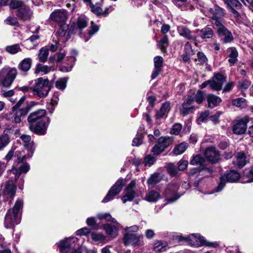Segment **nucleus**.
<instances>
[{"label":"nucleus","mask_w":253,"mask_h":253,"mask_svg":"<svg viewBox=\"0 0 253 253\" xmlns=\"http://www.w3.org/2000/svg\"><path fill=\"white\" fill-rule=\"evenodd\" d=\"M45 115L46 111L44 109L31 113L27 119L29 129L37 134H45L50 122L49 118Z\"/></svg>","instance_id":"1"},{"label":"nucleus","mask_w":253,"mask_h":253,"mask_svg":"<svg viewBox=\"0 0 253 253\" xmlns=\"http://www.w3.org/2000/svg\"><path fill=\"white\" fill-rule=\"evenodd\" d=\"M22 200L18 199L12 209L8 210L4 218V226L6 228H13L19 224L21 220V211L23 207Z\"/></svg>","instance_id":"2"},{"label":"nucleus","mask_w":253,"mask_h":253,"mask_svg":"<svg viewBox=\"0 0 253 253\" xmlns=\"http://www.w3.org/2000/svg\"><path fill=\"white\" fill-rule=\"evenodd\" d=\"M51 88L48 80L42 78H39L35 80V85L31 87L34 94L40 98L45 97Z\"/></svg>","instance_id":"3"},{"label":"nucleus","mask_w":253,"mask_h":253,"mask_svg":"<svg viewBox=\"0 0 253 253\" xmlns=\"http://www.w3.org/2000/svg\"><path fill=\"white\" fill-rule=\"evenodd\" d=\"M240 178V174L236 170H233L226 172V174L220 177L218 186L210 194L221 191L224 187L227 182H235L239 180Z\"/></svg>","instance_id":"4"},{"label":"nucleus","mask_w":253,"mask_h":253,"mask_svg":"<svg viewBox=\"0 0 253 253\" xmlns=\"http://www.w3.org/2000/svg\"><path fill=\"white\" fill-rule=\"evenodd\" d=\"M17 74L16 69L12 68L8 72L5 69H2L0 71V84L3 86H9Z\"/></svg>","instance_id":"5"},{"label":"nucleus","mask_w":253,"mask_h":253,"mask_svg":"<svg viewBox=\"0 0 253 253\" xmlns=\"http://www.w3.org/2000/svg\"><path fill=\"white\" fill-rule=\"evenodd\" d=\"M179 186V184L176 181H172L168 185L164 193L168 201L167 203L175 202L180 197V196L177 194Z\"/></svg>","instance_id":"6"},{"label":"nucleus","mask_w":253,"mask_h":253,"mask_svg":"<svg viewBox=\"0 0 253 253\" xmlns=\"http://www.w3.org/2000/svg\"><path fill=\"white\" fill-rule=\"evenodd\" d=\"M125 183V179L122 178L118 179L115 184L110 189L107 195L102 200V202L107 203L113 199L116 195L120 193Z\"/></svg>","instance_id":"7"},{"label":"nucleus","mask_w":253,"mask_h":253,"mask_svg":"<svg viewBox=\"0 0 253 253\" xmlns=\"http://www.w3.org/2000/svg\"><path fill=\"white\" fill-rule=\"evenodd\" d=\"M173 137L169 136L160 137L157 143L153 147L152 152L154 155H158L163 152L173 142Z\"/></svg>","instance_id":"8"},{"label":"nucleus","mask_w":253,"mask_h":253,"mask_svg":"<svg viewBox=\"0 0 253 253\" xmlns=\"http://www.w3.org/2000/svg\"><path fill=\"white\" fill-rule=\"evenodd\" d=\"M226 5V7L231 15L235 18H238L240 13L238 10L241 9L243 5L239 0H222Z\"/></svg>","instance_id":"9"},{"label":"nucleus","mask_w":253,"mask_h":253,"mask_svg":"<svg viewBox=\"0 0 253 253\" xmlns=\"http://www.w3.org/2000/svg\"><path fill=\"white\" fill-rule=\"evenodd\" d=\"M209 11L211 14V19L215 26L217 22L221 23L223 22L222 18L226 14V10L223 8L215 4L212 7L209 8Z\"/></svg>","instance_id":"10"},{"label":"nucleus","mask_w":253,"mask_h":253,"mask_svg":"<svg viewBox=\"0 0 253 253\" xmlns=\"http://www.w3.org/2000/svg\"><path fill=\"white\" fill-rule=\"evenodd\" d=\"M178 242L184 241L185 243L194 247H199L203 246H208L215 247L218 245L216 242L208 243L206 242L204 238H177Z\"/></svg>","instance_id":"11"},{"label":"nucleus","mask_w":253,"mask_h":253,"mask_svg":"<svg viewBox=\"0 0 253 253\" xmlns=\"http://www.w3.org/2000/svg\"><path fill=\"white\" fill-rule=\"evenodd\" d=\"M217 33L223 43H228L233 40L231 33L221 23H216Z\"/></svg>","instance_id":"12"},{"label":"nucleus","mask_w":253,"mask_h":253,"mask_svg":"<svg viewBox=\"0 0 253 253\" xmlns=\"http://www.w3.org/2000/svg\"><path fill=\"white\" fill-rule=\"evenodd\" d=\"M249 121L250 118L248 116L244 117L239 120L233 126V132L237 134H243L247 130V124Z\"/></svg>","instance_id":"13"},{"label":"nucleus","mask_w":253,"mask_h":253,"mask_svg":"<svg viewBox=\"0 0 253 253\" xmlns=\"http://www.w3.org/2000/svg\"><path fill=\"white\" fill-rule=\"evenodd\" d=\"M135 182L132 180L127 186L124 192V195L121 199L124 203L127 201H131L133 200L135 195Z\"/></svg>","instance_id":"14"},{"label":"nucleus","mask_w":253,"mask_h":253,"mask_svg":"<svg viewBox=\"0 0 253 253\" xmlns=\"http://www.w3.org/2000/svg\"><path fill=\"white\" fill-rule=\"evenodd\" d=\"M28 110L26 109L12 110L11 112L6 115V119L12 122L18 124L21 122V117L25 116Z\"/></svg>","instance_id":"15"},{"label":"nucleus","mask_w":253,"mask_h":253,"mask_svg":"<svg viewBox=\"0 0 253 253\" xmlns=\"http://www.w3.org/2000/svg\"><path fill=\"white\" fill-rule=\"evenodd\" d=\"M69 29L68 25L66 24H62L60 26L56 33V37L57 38V42L65 43L70 38L69 33H72L69 31L67 33Z\"/></svg>","instance_id":"16"},{"label":"nucleus","mask_w":253,"mask_h":253,"mask_svg":"<svg viewBox=\"0 0 253 253\" xmlns=\"http://www.w3.org/2000/svg\"><path fill=\"white\" fill-rule=\"evenodd\" d=\"M204 156L207 160L211 163H217L220 159L219 152L214 147H209L204 151Z\"/></svg>","instance_id":"17"},{"label":"nucleus","mask_w":253,"mask_h":253,"mask_svg":"<svg viewBox=\"0 0 253 253\" xmlns=\"http://www.w3.org/2000/svg\"><path fill=\"white\" fill-rule=\"evenodd\" d=\"M20 137L24 143L25 148L29 152L28 157H31L35 150V145L34 141L31 140V136L22 134Z\"/></svg>","instance_id":"18"},{"label":"nucleus","mask_w":253,"mask_h":253,"mask_svg":"<svg viewBox=\"0 0 253 253\" xmlns=\"http://www.w3.org/2000/svg\"><path fill=\"white\" fill-rule=\"evenodd\" d=\"M87 23L88 21L86 17L81 16L78 18L77 22L71 26L70 31H71L72 33L79 32V33L81 34V30L86 27Z\"/></svg>","instance_id":"19"},{"label":"nucleus","mask_w":253,"mask_h":253,"mask_svg":"<svg viewBox=\"0 0 253 253\" xmlns=\"http://www.w3.org/2000/svg\"><path fill=\"white\" fill-rule=\"evenodd\" d=\"M78 240V238H65L61 240L58 243V248L61 253H67L70 251L71 242H75Z\"/></svg>","instance_id":"20"},{"label":"nucleus","mask_w":253,"mask_h":253,"mask_svg":"<svg viewBox=\"0 0 253 253\" xmlns=\"http://www.w3.org/2000/svg\"><path fill=\"white\" fill-rule=\"evenodd\" d=\"M211 81V87L215 90L221 89L222 86L225 82V78L220 74H216Z\"/></svg>","instance_id":"21"},{"label":"nucleus","mask_w":253,"mask_h":253,"mask_svg":"<svg viewBox=\"0 0 253 253\" xmlns=\"http://www.w3.org/2000/svg\"><path fill=\"white\" fill-rule=\"evenodd\" d=\"M194 102L192 94L188 95L187 98L184 101L182 104V107L180 109L181 113L184 115H188L190 112L192 111L194 106H190Z\"/></svg>","instance_id":"22"},{"label":"nucleus","mask_w":253,"mask_h":253,"mask_svg":"<svg viewBox=\"0 0 253 253\" xmlns=\"http://www.w3.org/2000/svg\"><path fill=\"white\" fill-rule=\"evenodd\" d=\"M32 15L33 11L26 5L17 10V16L24 21L30 20Z\"/></svg>","instance_id":"23"},{"label":"nucleus","mask_w":253,"mask_h":253,"mask_svg":"<svg viewBox=\"0 0 253 253\" xmlns=\"http://www.w3.org/2000/svg\"><path fill=\"white\" fill-rule=\"evenodd\" d=\"M50 18L56 22H64L67 18V12L63 9L55 10L50 14Z\"/></svg>","instance_id":"24"},{"label":"nucleus","mask_w":253,"mask_h":253,"mask_svg":"<svg viewBox=\"0 0 253 253\" xmlns=\"http://www.w3.org/2000/svg\"><path fill=\"white\" fill-rule=\"evenodd\" d=\"M29 165L28 164L25 163L21 166L18 169L12 168L10 170H9V172L10 175L11 174L14 175V178L15 180H17L22 173H26L29 171Z\"/></svg>","instance_id":"25"},{"label":"nucleus","mask_w":253,"mask_h":253,"mask_svg":"<svg viewBox=\"0 0 253 253\" xmlns=\"http://www.w3.org/2000/svg\"><path fill=\"white\" fill-rule=\"evenodd\" d=\"M16 189V187L14 185L13 181L9 180L5 184L4 194L12 199L15 196Z\"/></svg>","instance_id":"26"},{"label":"nucleus","mask_w":253,"mask_h":253,"mask_svg":"<svg viewBox=\"0 0 253 253\" xmlns=\"http://www.w3.org/2000/svg\"><path fill=\"white\" fill-rule=\"evenodd\" d=\"M177 31L181 36L188 40H195V37L192 35L191 31L185 26H178Z\"/></svg>","instance_id":"27"},{"label":"nucleus","mask_w":253,"mask_h":253,"mask_svg":"<svg viewBox=\"0 0 253 253\" xmlns=\"http://www.w3.org/2000/svg\"><path fill=\"white\" fill-rule=\"evenodd\" d=\"M170 110V103L168 101L164 103L159 111H157L156 117L161 119L165 117Z\"/></svg>","instance_id":"28"},{"label":"nucleus","mask_w":253,"mask_h":253,"mask_svg":"<svg viewBox=\"0 0 253 253\" xmlns=\"http://www.w3.org/2000/svg\"><path fill=\"white\" fill-rule=\"evenodd\" d=\"M32 62V60L30 58H24L18 64V69L24 72L28 71L31 67Z\"/></svg>","instance_id":"29"},{"label":"nucleus","mask_w":253,"mask_h":253,"mask_svg":"<svg viewBox=\"0 0 253 253\" xmlns=\"http://www.w3.org/2000/svg\"><path fill=\"white\" fill-rule=\"evenodd\" d=\"M227 52L229 53L228 62L232 66L237 61L238 51L235 47H232L227 49Z\"/></svg>","instance_id":"30"},{"label":"nucleus","mask_w":253,"mask_h":253,"mask_svg":"<svg viewBox=\"0 0 253 253\" xmlns=\"http://www.w3.org/2000/svg\"><path fill=\"white\" fill-rule=\"evenodd\" d=\"M207 101L208 106L210 108H214L217 106L221 101L220 97L212 94H210L207 96Z\"/></svg>","instance_id":"31"},{"label":"nucleus","mask_w":253,"mask_h":253,"mask_svg":"<svg viewBox=\"0 0 253 253\" xmlns=\"http://www.w3.org/2000/svg\"><path fill=\"white\" fill-rule=\"evenodd\" d=\"M9 130H5L0 136V150L5 147L10 142Z\"/></svg>","instance_id":"32"},{"label":"nucleus","mask_w":253,"mask_h":253,"mask_svg":"<svg viewBox=\"0 0 253 253\" xmlns=\"http://www.w3.org/2000/svg\"><path fill=\"white\" fill-rule=\"evenodd\" d=\"M138 230V227L135 225L129 227H126L124 229V237H135L137 235V232Z\"/></svg>","instance_id":"33"},{"label":"nucleus","mask_w":253,"mask_h":253,"mask_svg":"<svg viewBox=\"0 0 253 253\" xmlns=\"http://www.w3.org/2000/svg\"><path fill=\"white\" fill-rule=\"evenodd\" d=\"M252 182H253V167L249 170L246 169L241 179V182L243 183Z\"/></svg>","instance_id":"34"},{"label":"nucleus","mask_w":253,"mask_h":253,"mask_svg":"<svg viewBox=\"0 0 253 253\" xmlns=\"http://www.w3.org/2000/svg\"><path fill=\"white\" fill-rule=\"evenodd\" d=\"M103 229L108 235L114 236H117L118 230L114 225L110 224H105L103 225Z\"/></svg>","instance_id":"35"},{"label":"nucleus","mask_w":253,"mask_h":253,"mask_svg":"<svg viewBox=\"0 0 253 253\" xmlns=\"http://www.w3.org/2000/svg\"><path fill=\"white\" fill-rule=\"evenodd\" d=\"M188 146V144L186 142H182L175 146L173 152L176 155L181 154L185 152Z\"/></svg>","instance_id":"36"},{"label":"nucleus","mask_w":253,"mask_h":253,"mask_svg":"<svg viewBox=\"0 0 253 253\" xmlns=\"http://www.w3.org/2000/svg\"><path fill=\"white\" fill-rule=\"evenodd\" d=\"M160 198L159 193L155 191H150L146 195L145 199L149 202H155Z\"/></svg>","instance_id":"37"},{"label":"nucleus","mask_w":253,"mask_h":253,"mask_svg":"<svg viewBox=\"0 0 253 253\" xmlns=\"http://www.w3.org/2000/svg\"><path fill=\"white\" fill-rule=\"evenodd\" d=\"M201 37L202 39H210L211 38L213 35V32L212 29L208 26L202 29L201 30Z\"/></svg>","instance_id":"38"},{"label":"nucleus","mask_w":253,"mask_h":253,"mask_svg":"<svg viewBox=\"0 0 253 253\" xmlns=\"http://www.w3.org/2000/svg\"><path fill=\"white\" fill-rule=\"evenodd\" d=\"M168 247L166 242H164L161 240L155 243L154 245V251L156 252H162L165 251Z\"/></svg>","instance_id":"39"},{"label":"nucleus","mask_w":253,"mask_h":253,"mask_svg":"<svg viewBox=\"0 0 253 253\" xmlns=\"http://www.w3.org/2000/svg\"><path fill=\"white\" fill-rule=\"evenodd\" d=\"M205 162V160L202 156L196 155L192 157V159L190 161V164L192 165L203 166Z\"/></svg>","instance_id":"40"},{"label":"nucleus","mask_w":253,"mask_h":253,"mask_svg":"<svg viewBox=\"0 0 253 253\" xmlns=\"http://www.w3.org/2000/svg\"><path fill=\"white\" fill-rule=\"evenodd\" d=\"M191 94L194 101L197 104H200L203 102L205 98V93L203 91L199 90L196 93H193Z\"/></svg>","instance_id":"41"},{"label":"nucleus","mask_w":253,"mask_h":253,"mask_svg":"<svg viewBox=\"0 0 253 253\" xmlns=\"http://www.w3.org/2000/svg\"><path fill=\"white\" fill-rule=\"evenodd\" d=\"M5 50L11 54H14L21 51L20 44L18 43L14 44L11 45H8L5 47Z\"/></svg>","instance_id":"42"},{"label":"nucleus","mask_w":253,"mask_h":253,"mask_svg":"<svg viewBox=\"0 0 253 253\" xmlns=\"http://www.w3.org/2000/svg\"><path fill=\"white\" fill-rule=\"evenodd\" d=\"M237 165L239 168L244 167L246 164V157L244 153H238L236 156Z\"/></svg>","instance_id":"43"},{"label":"nucleus","mask_w":253,"mask_h":253,"mask_svg":"<svg viewBox=\"0 0 253 253\" xmlns=\"http://www.w3.org/2000/svg\"><path fill=\"white\" fill-rule=\"evenodd\" d=\"M48 55V49L46 47L42 48L39 54V61L41 62H45L47 58Z\"/></svg>","instance_id":"44"},{"label":"nucleus","mask_w":253,"mask_h":253,"mask_svg":"<svg viewBox=\"0 0 253 253\" xmlns=\"http://www.w3.org/2000/svg\"><path fill=\"white\" fill-rule=\"evenodd\" d=\"M168 38L167 36H164L162 39L159 42L158 45L161 51L165 52L168 45Z\"/></svg>","instance_id":"45"},{"label":"nucleus","mask_w":253,"mask_h":253,"mask_svg":"<svg viewBox=\"0 0 253 253\" xmlns=\"http://www.w3.org/2000/svg\"><path fill=\"white\" fill-rule=\"evenodd\" d=\"M187 1V0H172L173 3L178 6L179 8L181 9V10H186L188 9H192L193 7L190 4H183L181 5L178 4V2H181L183 3H185Z\"/></svg>","instance_id":"46"},{"label":"nucleus","mask_w":253,"mask_h":253,"mask_svg":"<svg viewBox=\"0 0 253 253\" xmlns=\"http://www.w3.org/2000/svg\"><path fill=\"white\" fill-rule=\"evenodd\" d=\"M17 157V160L18 161V163L21 162L23 161V158L25 156H22V157H18V151H14V150H11L9 151V152L7 153V154L6 155L5 159L7 161H10L13 157Z\"/></svg>","instance_id":"47"},{"label":"nucleus","mask_w":253,"mask_h":253,"mask_svg":"<svg viewBox=\"0 0 253 253\" xmlns=\"http://www.w3.org/2000/svg\"><path fill=\"white\" fill-rule=\"evenodd\" d=\"M112 7L107 8L105 11H103L102 9L97 5L93 6L92 7V11L97 15H103L104 16H106L108 14V10Z\"/></svg>","instance_id":"48"},{"label":"nucleus","mask_w":253,"mask_h":253,"mask_svg":"<svg viewBox=\"0 0 253 253\" xmlns=\"http://www.w3.org/2000/svg\"><path fill=\"white\" fill-rule=\"evenodd\" d=\"M161 177L160 174L155 173L148 180V183L149 185H154L158 183L161 180Z\"/></svg>","instance_id":"49"},{"label":"nucleus","mask_w":253,"mask_h":253,"mask_svg":"<svg viewBox=\"0 0 253 253\" xmlns=\"http://www.w3.org/2000/svg\"><path fill=\"white\" fill-rule=\"evenodd\" d=\"M251 85V82L246 79H242L239 81L238 88L241 91L248 89Z\"/></svg>","instance_id":"50"},{"label":"nucleus","mask_w":253,"mask_h":253,"mask_svg":"<svg viewBox=\"0 0 253 253\" xmlns=\"http://www.w3.org/2000/svg\"><path fill=\"white\" fill-rule=\"evenodd\" d=\"M24 5L25 4L24 2L21 0H12L9 4V6L10 9H18V10L19 8L23 7V6H24Z\"/></svg>","instance_id":"51"},{"label":"nucleus","mask_w":253,"mask_h":253,"mask_svg":"<svg viewBox=\"0 0 253 253\" xmlns=\"http://www.w3.org/2000/svg\"><path fill=\"white\" fill-rule=\"evenodd\" d=\"M164 59L162 57L157 56L154 58V68L162 69Z\"/></svg>","instance_id":"52"},{"label":"nucleus","mask_w":253,"mask_h":253,"mask_svg":"<svg viewBox=\"0 0 253 253\" xmlns=\"http://www.w3.org/2000/svg\"><path fill=\"white\" fill-rule=\"evenodd\" d=\"M50 71V68L46 65H42L39 64L37 65L36 70L35 71V74H38L40 72L43 73L44 74L47 73Z\"/></svg>","instance_id":"53"},{"label":"nucleus","mask_w":253,"mask_h":253,"mask_svg":"<svg viewBox=\"0 0 253 253\" xmlns=\"http://www.w3.org/2000/svg\"><path fill=\"white\" fill-rule=\"evenodd\" d=\"M233 105L237 107L243 108L246 106L245 99L243 98H239L232 101Z\"/></svg>","instance_id":"54"},{"label":"nucleus","mask_w":253,"mask_h":253,"mask_svg":"<svg viewBox=\"0 0 253 253\" xmlns=\"http://www.w3.org/2000/svg\"><path fill=\"white\" fill-rule=\"evenodd\" d=\"M67 81L66 78L59 79L56 82L55 86L58 89L63 90L66 87Z\"/></svg>","instance_id":"55"},{"label":"nucleus","mask_w":253,"mask_h":253,"mask_svg":"<svg viewBox=\"0 0 253 253\" xmlns=\"http://www.w3.org/2000/svg\"><path fill=\"white\" fill-rule=\"evenodd\" d=\"M91 29L88 31L87 33L88 36L86 38L85 37V42L87 41L93 35H94L96 32L98 31L99 29L98 27L95 25L93 22H91Z\"/></svg>","instance_id":"56"},{"label":"nucleus","mask_w":253,"mask_h":253,"mask_svg":"<svg viewBox=\"0 0 253 253\" xmlns=\"http://www.w3.org/2000/svg\"><path fill=\"white\" fill-rule=\"evenodd\" d=\"M182 129V125L179 123L174 124L171 129L170 133L174 135H178Z\"/></svg>","instance_id":"57"},{"label":"nucleus","mask_w":253,"mask_h":253,"mask_svg":"<svg viewBox=\"0 0 253 253\" xmlns=\"http://www.w3.org/2000/svg\"><path fill=\"white\" fill-rule=\"evenodd\" d=\"M155 162V158L151 155L146 156L143 160V164L145 166L150 167L154 164Z\"/></svg>","instance_id":"58"},{"label":"nucleus","mask_w":253,"mask_h":253,"mask_svg":"<svg viewBox=\"0 0 253 253\" xmlns=\"http://www.w3.org/2000/svg\"><path fill=\"white\" fill-rule=\"evenodd\" d=\"M124 242L126 246L131 245L135 246L139 242V238H124Z\"/></svg>","instance_id":"59"},{"label":"nucleus","mask_w":253,"mask_h":253,"mask_svg":"<svg viewBox=\"0 0 253 253\" xmlns=\"http://www.w3.org/2000/svg\"><path fill=\"white\" fill-rule=\"evenodd\" d=\"M197 60L199 62L200 64H207L208 62V59L206 56L202 52H198L197 53Z\"/></svg>","instance_id":"60"},{"label":"nucleus","mask_w":253,"mask_h":253,"mask_svg":"<svg viewBox=\"0 0 253 253\" xmlns=\"http://www.w3.org/2000/svg\"><path fill=\"white\" fill-rule=\"evenodd\" d=\"M167 170L168 173L172 176H175L177 173V169L176 167L172 164H169L167 166Z\"/></svg>","instance_id":"61"},{"label":"nucleus","mask_w":253,"mask_h":253,"mask_svg":"<svg viewBox=\"0 0 253 253\" xmlns=\"http://www.w3.org/2000/svg\"><path fill=\"white\" fill-rule=\"evenodd\" d=\"M206 171H207L209 173H210V170L209 169L205 168L203 167L201 169H200L199 168H193V169H190V173L191 175H193V174L197 173L198 172L203 173V172H206Z\"/></svg>","instance_id":"62"},{"label":"nucleus","mask_w":253,"mask_h":253,"mask_svg":"<svg viewBox=\"0 0 253 253\" xmlns=\"http://www.w3.org/2000/svg\"><path fill=\"white\" fill-rule=\"evenodd\" d=\"M90 232V230L86 227H84L77 230L76 232L77 236H87Z\"/></svg>","instance_id":"63"},{"label":"nucleus","mask_w":253,"mask_h":253,"mask_svg":"<svg viewBox=\"0 0 253 253\" xmlns=\"http://www.w3.org/2000/svg\"><path fill=\"white\" fill-rule=\"evenodd\" d=\"M210 112L209 111H206L202 112L198 119L199 122H204L206 121L209 117Z\"/></svg>","instance_id":"64"}]
</instances>
